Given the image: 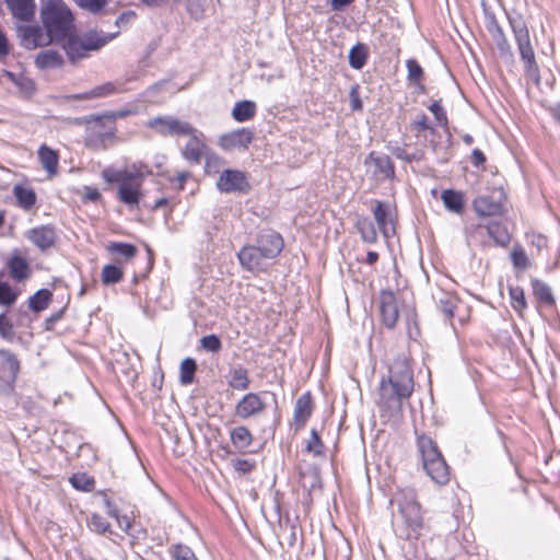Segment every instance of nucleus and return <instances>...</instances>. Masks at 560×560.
<instances>
[{"label":"nucleus","mask_w":560,"mask_h":560,"mask_svg":"<svg viewBox=\"0 0 560 560\" xmlns=\"http://www.w3.org/2000/svg\"><path fill=\"white\" fill-rule=\"evenodd\" d=\"M40 15L49 40L58 42L66 39L63 49L72 63L88 57L90 51L100 50L120 33L116 31L110 34H104L97 31H90L82 36L71 35L74 27V18L71 10L61 0L46 1L42 5Z\"/></svg>","instance_id":"1"},{"label":"nucleus","mask_w":560,"mask_h":560,"mask_svg":"<svg viewBox=\"0 0 560 560\" xmlns=\"http://www.w3.org/2000/svg\"><path fill=\"white\" fill-rule=\"evenodd\" d=\"M413 373L405 358H397L389 365L387 377L378 386L377 405L388 417H397L413 392Z\"/></svg>","instance_id":"2"},{"label":"nucleus","mask_w":560,"mask_h":560,"mask_svg":"<svg viewBox=\"0 0 560 560\" xmlns=\"http://www.w3.org/2000/svg\"><path fill=\"white\" fill-rule=\"evenodd\" d=\"M284 246L280 233L265 229L258 232L255 244L243 246L237 253L240 265L250 272H260L267 268V261L280 255Z\"/></svg>","instance_id":"3"},{"label":"nucleus","mask_w":560,"mask_h":560,"mask_svg":"<svg viewBox=\"0 0 560 560\" xmlns=\"http://www.w3.org/2000/svg\"><path fill=\"white\" fill-rule=\"evenodd\" d=\"M394 502L398 506V516L393 520L395 534L402 539H417L424 522L416 491L411 488L401 489L392 501Z\"/></svg>","instance_id":"4"},{"label":"nucleus","mask_w":560,"mask_h":560,"mask_svg":"<svg viewBox=\"0 0 560 560\" xmlns=\"http://www.w3.org/2000/svg\"><path fill=\"white\" fill-rule=\"evenodd\" d=\"M151 174L148 165L135 163L126 170L105 168L102 177L109 184L117 183L119 200L132 207L139 203L143 179Z\"/></svg>","instance_id":"5"},{"label":"nucleus","mask_w":560,"mask_h":560,"mask_svg":"<svg viewBox=\"0 0 560 560\" xmlns=\"http://www.w3.org/2000/svg\"><path fill=\"white\" fill-rule=\"evenodd\" d=\"M417 447L427 475L436 485H446L450 481V468L436 443L429 435L420 434L417 438Z\"/></svg>","instance_id":"6"},{"label":"nucleus","mask_w":560,"mask_h":560,"mask_svg":"<svg viewBox=\"0 0 560 560\" xmlns=\"http://www.w3.org/2000/svg\"><path fill=\"white\" fill-rule=\"evenodd\" d=\"M508 19L514 34V39L517 45L521 59L524 62L525 74L538 85L540 83L539 67L535 59V52L530 43L527 25L520 15H508Z\"/></svg>","instance_id":"7"},{"label":"nucleus","mask_w":560,"mask_h":560,"mask_svg":"<svg viewBox=\"0 0 560 560\" xmlns=\"http://www.w3.org/2000/svg\"><path fill=\"white\" fill-rule=\"evenodd\" d=\"M147 127L162 137H184L194 132V126L175 116H156L147 122Z\"/></svg>","instance_id":"8"},{"label":"nucleus","mask_w":560,"mask_h":560,"mask_svg":"<svg viewBox=\"0 0 560 560\" xmlns=\"http://www.w3.org/2000/svg\"><path fill=\"white\" fill-rule=\"evenodd\" d=\"M266 395L267 392L245 394L235 405L234 415L243 420L259 418L267 410Z\"/></svg>","instance_id":"9"},{"label":"nucleus","mask_w":560,"mask_h":560,"mask_svg":"<svg viewBox=\"0 0 560 560\" xmlns=\"http://www.w3.org/2000/svg\"><path fill=\"white\" fill-rule=\"evenodd\" d=\"M486 235L491 237L495 244L500 246H505L510 242V234L506 229L497 222H492L487 225H469L466 228L468 243L476 242L478 238H482Z\"/></svg>","instance_id":"10"},{"label":"nucleus","mask_w":560,"mask_h":560,"mask_svg":"<svg viewBox=\"0 0 560 560\" xmlns=\"http://www.w3.org/2000/svg\"><path fill=\"white\" fill-rule=\"evenodd\" d=\"M254 139L255 133L253 130L248 128H240L221 135L218 139V145L223 151L245 152Z\"/></svg>","instance_id":"11"},{"label":"nucleus","mask_w":560,"mask_h":560,"mask_svg":"<svg viewBox=\"0 0 560 560\" xmlns=\"http://www.w3.org/2000/svg\"><path fill=\"white\" fill-rule=\"evenodd\" d=\"M221 192H242L249 191L250 186L245 174L237 170H224L217 183Z\"/></svg>","instance_id":"12"},{"label":"nucleus","mask_w":560,"mask_h":560,"mask_svg":"<svg viewBox=\"0 0 560 560\" xmlns=\"http://www.w3.org/2000/svg\"><path fill=\"white\" fill-rule=\"evenodd\" d=\"M380 311L382 322L387 328H394L399 317L396 295L390 290H382L380 292Z\"/></svg>","instance_id":"13"},{"label":"nucleus","mask_w":560,"mask_h":560,"mask_svg":"<svg viewBox=\"0 0 560 560\" xmlns=\"http://www.w3.org/2000/svg\"><path fill=\"white\" fill-rule=\"evenodd\" d=\"M20 372V361L10 350H0V381L11 385Z\"/></svg>","instance_id":"14"},{"label":"nucleus","mask_w":560,"mask_h":560,"mask_svg":"<svg viewBox=\"0 0 560 560\" xmlns=\"http://www.w3.org/2000/svg\"><path fill=\"white\" fill-rule=\"evenodd\" d=\"M373 163L375 170L373 175L378 180L393 179L395 177V166L388 155H377L375 152H371L364 161V164Z\"/></svg>","instance_id":"15"},{"label":"nucleus","mask_w":560,"mask_h":560,"mask_svg":"<svg viewBox=\"0 0 560 560\" xmlns=\"http://www.w3.org/2000/svg\"><path fill=\"white\" fill-rule=\"evenodd\" d=\"M185 137H189V140L182 151L183 158L189 163L199 164L202 158V149L205 148L202 132L194 127V132L188 133Z\"/></svg>","instance_id":"16"},{"label":"nucleus","mask_w":560,"mask_h":560,"mask_svg":"<svg viewBox=\"0 0 560 560\" xmlns=\"http://www.w3.org/2000/svg\"><path fill=\"white\" fill-rule=\"evenodd\" d=\"M27 237L40 250H46L54 246L56 242V232L50 225H40L30 230Z\"/></svg>","instance_id":"17"},{"label":"nucleus","mask_w":560,"mask_h":560,"mask_svg":"<svg viewBox=\"0 0 560 560\" xmlns=\"http://www.w3.org/2000/svg\"><path fill=\"white\" fill-rule=\"evenodd\" d=\"M21 45L26 49H35L50 43L48 35L37 26H26L21 31Z\"/></svg>","instance_id":"18"},{"label":"nucleus","mask_w":560,"mask_h":560,"mask_svg":"<svg viewBox=\"0 0 560 560\" xmlns=\"http://www.w3.org/2000/svg\"><path fill=\"white\" fill-rule=\"evenodd\" d=\"M373 215L376 221L378 230L385 237H389V225H393L390 205L387 202L376 200L375 207L373 208Z\"/></svg>","instance_id":"19"},{"label":"nucleus","mask_w":560,"mask_h":560,"mask_svg":"<svg viewBox=\"0 0 560 560\" xmlns=\"http://www.w3.org/2000/svg\"><path fill=\"white\" fill-rule=\"evenodd\" d=\"M314 409L313 398L310 392L302 394L294 406V420L299 428H303L312 416Z\"/></svg>","instance_id":"20"},{"label":"nucleus","mask_w":560,"mask_h":560,"mask_svg":"<svg viewBox=\"0 0 560 560\" xmlns=\"http://www.w3.org/2000/svg\"><path fill=\"white\" fill-rule=\"evenodd\" d=\"M11 278L16 282H23L31 275L30 264L20 254H13L7 261Z\"/></svg>","instance_id":"21"},{"label":"nucleus","mask_w":560,"mask_h":560,"mask_svg":"<svg viewBox=\"0 0 560 560\" xmlns=\"http://www.w3.org/2000/svg\"><path fill=\"white\" fill-rule=\"evenodd\" d=\"M5 3L18 20L28 22L34 18V0H5Z\"/></svg>","instance_id":"22"},{"label":"nucleus","mask_w":560,"mask_h":560,"mask_svg":"<svg viewBox=\"0 0 560 560\" xmlns=\"http://www.w3.org/2000/svg\"><path fill=\"white\" fill-rule=\"evenodd\" d=\"M474 210L482 217L498 215L502 212V205L489 196H479L472 202Z\"/></svg>","instance_id":"23"},{"label":"nucleus","mask_w":560,"mask_h":560,"mask_svg":"<svg viewBox=\"0 0 560 560\" xmlns=\"http://www.w3.org/2000/svg\"><path fill=\"white\" fill-rule=\"evenodd\" d=\"M435 302L438 310L444 315V318L451 322L454 316V310L459 303L458 298L450 292L441 291L435 296Z\"/></svg>","instance_id":"24"},{"label":"nucleus","mask_w":560,"mask_h":560,"mask_svg":"<svg viewBox=\"0 0 560 560\" xmlns=\"http://www.w3.org/2000/svg\"><path fill=\"white\" fill-rule=\"evenodd\" d=\"M226 380L229 387L235 390H246L250 385L248 371L242 365L230 369Z\"/></svg>","instance_id":"25"},{"label":"nucleus","mask_w":560,"mask_h":560,"mask_svg":"<svg viewBox=\"0 0 560 560\" xmlns=\"http://www.w3.org/2000/svg\"><path fill=\"white\" fill-rule=\"evenodd\" d=\"M230 439L232 445L242 454H245L248 446L253 443V435L244 425L233 428L230 431Z\"/></svg>","instance_id":"26"},{"label":"nucleus","mask_w":560,"mask_h":560,"mask_svg":"<svg viewBox=\"0 0 560 560\" xmlns=\"http://www.w3.org/2000/svg\"><path fill=\"white\" fill-rule=\"evenodd\" d=\"M35 65L39 69L60 68L63 65V58L58 51L47 49L36 56Z\"/></svg>","instance_id":"27"},{"label":"nucleus","mask_w":560,"mask_h":560,"mask_svg":"<svg viewBox=\"0 0 560 560\" xmlns=\"http://www.w3.org/2000/svg\"><path fill=\"white\" fill-rule=\"evenodd\" d=\"M533 294L541 304L546 306H555L556 299L551 288L540 279L532 280Z\"/></svg>","instance_id":"28"},{"label":"nucleus","mask_w":560,"mask_h":560,"mask_svg":"<svg viewBox=\"0 0 560 560\" xmlns=\"http://www.w3.org/2000/svg\"><path fill=\"white\" fill-rule=\"evenodd\" d=\"M257 106L253 101L236 102L232 109V117L237 122L248 121L256 115Z\"/></svg>","instance_id":"29"},{"label":"nucleus","mask_w":560,"mask_h":560,"mask_svg":"<svg viewBox=\"0 0 560 560\" xmlns=\"http://www.w3.org/2000/svg\"><path fill=\"white\" fill-rule=\"evenodd\" d=\"M38 159L43 168L50 175H55L57 173L59 156L58 153L43 144L38 149Z\"/></svg>","instance_id":"30"},{"label":"nucleus","mask_w":560,"mask_h":560,"mask_svg":"<svg viewBox=\"0 0 560 560\" xmlns=\"http://www.w3.org/2000/svg\"><path fill=\"white\" fill-rule=\"evenodd\" d=\"M13 194L16 198L18 206L25 211L31 210L36 203V194L32 188H27L22 185H15L13 188Z\"/></svg>","instance_id":"31"},{"label":"nucleus","mask_w":560,"mask_h":560,"mask_svg":"<svg viewBox=\"0 0 560 560\" xmlns=\"http://www.w3.org/2000/svg\"><path fill=\"white\" fill-rule=\"evenodd\" d=\"M441 199L447 210L458 214L463 212L464 196L462 192L446 189L442 192Z\"/></svg>","instance_id":"32"},{"label":"nucleus","mask_w":560,"mask_h":560,"mask_svg":"<svg viewBox=\"0 0 560 560\" xmlns=\"http://www.w3.org/2000/svg\"><path fill=\"white\" fill-rule=\"evenodd\" d=\"M349 65L355 70H361L369 58V49L365 44L358 43L349 51Z\"/></svg>","instance_id":"33"},{"label":"nucleus","mask_w":560,"mask_h":560,"mask_svg":"<svg viewBox=\"0 0 560 560\" xmlns=\"http://www.w3.org/2000/svg\"><path fill=\"white\" fill-rule=\"evenodd\" d=\"M52 300V293L48 289H40L36 291L28 299V307L34 313H39L46 310Z\"/></svg>","instance_id":"34"},{"label":"nucleus","mask_w":560,"mask_h":560,"mask_svg":"<svg viewBox=\"0 0 560 560\" xmlns=\"http://www.w3.org/2000/svg\"><path fill=\"white\" fill-rule=\"evenodd\" d=\"M355 228L361 235L363 242L374 244L377 242V231L374 223L369 218H360L355 223Z\"/></svg>","instance_id":"35"},{"label":"nucleus","mask_w":560,"mask_h":560,"mask_svg":"<svg viewBox=\"0 0 560 560\" xmlns=\"http://www.w3.org/2000/svg\"><path fill=\"white\" fill-rule=\"evenodd\" d=\"M197 371V363L192 358H186L182 361L179 366V382L182 385H189L195 380Z\"/></svg>","instance_id":"36"},{"label":"nucleus","mask_w":560,"mask_h":560,"mask_svg":"<svg viewBox=\"0 0 560 560\" xmlns=\"http://www.w3.org/2000/svg\"><path fill=\"white\" fill-rule=\"evenodd\" d=\"M107 250L130 260L136 257L138 249L135 245L122 242H110L107 245Z\"/></svg>","instance_id":"37"},{"label":"nucleus","mask_w":560,"mask_h":560,"mask_svg":"<svg viewBox=\"0 0 560 560\" xmlns=\"http://www.w3.org/2000/svg\"><path fill=\"white\" fill-rule=\"evenodd\" d=\"M101 278L105 285L116 284L122 280L124 271L116 265H106L102 269Z\"/></svg>","instance_id":"38"},{"label":"nucleus","mask_w":560,"mask_h":560,"mask_svg":"<svg viewBox=\"0 0 560 560\" xmlns=\"http://www.w3.org/2000/svg\"><path fill=\"white\" fill-rule=\"evenodd\" d=\"M69 480L74 489L85 492L92 491L95 486V480L84 472L73 474Z\"/></svg>","instance_id":"39"},{"label":"nucleus","mask_w":560,"mask_h":560,"mask_svg":"<svg viewBox=\"0 0 560 560\" xmlns=\"http://www.w3.org/2000/svg\"><path fill=\"white\" fill-rule=\"evenodd\" d=\"M491 38L495 43V46L502 57L512 58L513 52L511 45L503 32V28L497 30L494 33L490 34Z\"/></svg>","instance_id":"40"},{"label":"nucleus","mask_w":560,"mask_h":560,"mask_svg":"<svg viewBox=\"0 0 560 560\" xmlns=\"http://www.w3.org/2000/svg\"><path fill=\"white\" fill-rule=\"evenodd\" d=\"M509 294L511 299V305L517 313L521 314L524 310H526L527 302L523 288L510 287Z\"/></svg>","instance_id":"41"},{"label":"nucleus","mask_w":560,"mask_h":560,"mask_svg":"<svg viewBox=\"0 0 560 560\" xmlns=\"http://www.w3.org/2000/svg\"><path fill=\"white\" fill-rule=\"evenodd\" d=\"M116 92H118V90L115 86V84L112 82H107L103 85L94 88L89 93L75 95L74 98L83 100V98L103 97V96L114 94Z\"/></svg>","instance_id":"42"},{"label":"nucleus","mask_w":560,"mask_h":560,"mask_svg":"<svg viewBox=\"0 0 560 560\" xmlns=\"http://www.w3.org/2000/svg\"><path fill=\"white\" fill-rule=\"evenodd\" d=\"M511 260L513 267L520 271H525L530 266L529 259L521 246L514 247L511 253Z\"/></svg>","instance_id":"43"},{"label":"nucleus","mask_w":560,"mask_h":560,"mask_svg":"<svg viewBox=\"0 0 560 560\" xmlns=\"http://www.w3.org/2000/svg\"><path fill=\"white\" fill-rule=\"evenodd\" d=\"M18 292H15L8 282L0 281V305L10 307L16 302Z\"/></svg>","instance_id":"44"},{"label":"nucleus","mask_w":560,"mask_h":560,"mask_svg":"<svg viewBox=\"0 0 560 560\" xmlns=\"http://www.w3.org/2000/svg\"><path fill=\"white\" fill-rule=\"evenodd\" d=\"M305 450L315 456L324 455L325 446L316 429L311 430V436L307 440Z\"/></svg>","instance_id":"45"},{"label":"nucleus","mask_w":560,"mask_h":560,"mask_svg":"<svg viewBox=\"0 0 560 560\" xmlns=\"http://www.w3.org/2000/svg\"><path fill=\"white\" fill-rule=\"evenodd\" d=\"M406 67L408 70V81L412 84H419L422 81L424 74L422 67L415 59H408Z\"/></svg>","instance_id":"46"},{"label":"nucleus","mask_w":560,"mask_h":560,"mask_svg":"<svg viewBox=\"0 0 560 560\" xmlns=\"http://www.w3.org/2000/svg\"><path fill=\"white\" fill-rule=\"evenodd\" d=\"M88 524L90 528L97 534L112 533L109 522H107L103 516H101L97 513H93L90 516Z\"/></svg>","instance_id":"47"},{"label":"nucleus","mask_w":560,"mask_h":560,"mask_svg":"<svg viewBox=\"0 0 560 560\" xmlns=\"http://www.w3.org/2000/svg\"><path fill=\"white\" fill-rule=\"evenodd\" d=\"M200 346L203 350L218 353L222 349V342L219 336L211 334L200 339Z\"/></svg>","instance_id":"48"},{"label":"nucleus","mask_w":560,"mask_h":560,"mask_svg":"<svg viewBox=\"0 0 560 560\" xmlns=\"http://www.w3.org/2000/svg\"><path fill=\"white\" fill-rule=\"evenodd\" d=\"M15 336L12 322L8 318L7 313L0 314V337L4 340L11 341Z\"/></svg>","instance_id":"49"},{"label":"nucleus","mask_w":560,"mask_h":560,"mask_svg":"<svg viewBox=\"0 0 560 560\" xmlns=\"http://www.w3.org/2000/svg\"><path fill=\"white\" fill-rule=\"evenodd\" d=\"M80 8L92 14L100 13L107 4L108 0H73Z\"/></svg>","instance_id":"50"},{"label":"nucleus","mask_w":560,"mask_h":560,"mask_svg":"<svg viewBox=\"0 0 560 560\" xmlns=\"http://www.w3.org/2000/svg\"><path fill=\"white\" fill-rule=\"evenodd\" d=\"M429 110L434 115L436 121L440 126L446 127L447 126V116L443 107L441 106V101H434L430 106Z\"/></svg>","instance_id":"51"},{"label":"nucleus","mask_w":560,"mask_h":560,"mask_svg":"<svg viewBox=\"0 0 560 560\" xmlns=\"http://www.w3.org/2000/svg\"><path fill=\"white\" fill-rule=\"evenodd\" d=\"M174 560H198L194 551L184 545H177L173 552Z\"/></svg>","instance_id":"52"},{"label":"nucleus","mask_w":560,"mask_h":560,"mask_svg":"<svg viewBox=\"0 0 560 560\" xmlns=\"http://www.w3.org/2000/svg\"><path fill=\"white\" fill-rule=\"evenodd\" d=\"M232 464H233V467L235 470L243 472V474L250 472L253 470V468L255 467L254 462H250L248 459H242V458L233 459Z\"/></svg>","instance_id":"53"},{"label":"nucleus","mask_w":560,"mask_h":560,"mask_svg":"<svg viewBox=\"0 0 560 560\" xmlns=\"http://www.w3.org/2000/svg\"><path fill=\"white\" fill-rule=\"evenodd\" d=\"M350 107L352 110H362L363 104L359 94V86L354 85L351 88L350 93Z\"/></svg>","instance_id":"54"},{"label":"nucleus","mask_w":560,"mask_h":560,"mask_svg":"<svg viewBox=\"0 0 560 560\" xmlns=\"http://www.w3.org/2000/svg\"><path fill=\"white\" fill-rule=\"evenodd\" d=\"M89 124V129L95 131L101 138H104L105 136H113L114 133L113 128H110L108 131L104 133L101 131V128L103 127V121L101 117L93 118V120H90Z\"/></svg>","instance_id":"55"},{"label":"nucleus","mask_w":560,"mask_h":560,"mask_svg":"<svg viewBox=\"0 0 560 560\" xmlns=\"http://www.w3.org/2000/svg\"><path fill=\"white\" fill-rule=\"evenodd\" d=\"M411 126L418 130V132H421L423 130H430L431 133H434V128L431 127L428 122V117L425 114H421L419 119L415 120Z\"/></svg>","instance_id":"56"},{"label":"nucleus","mask_w":560,"mask_h":560,"mask_svg":"<svg viewBox=\"0 0 560 560\" xmlns=\"http://www.w3.org/2000/svg\"><path fill=\"white\" fill-rule=\"evenodd\" d=\"M136 13L133 11L122 12L115 21V25L120 28L127 25L130 21L135 20Z\"/></svg>","instance_id":"57"},{"label":"nucleus","mask_w":560,"mask_h":560,"mask_svg":"<svg viewBox=\"0 0 560 560\" xmlns=\"http://www.w3.org/2000/svg\"><path fill=\"white\" fill-rule=\"evenodd\" d=\"M387 149L395 158L408 163V152L406 151L405 148L398 145H387Z\"/></svg>","instance_id":"58"},{"label":"nucleus","mask_w":560,"mask_h":560,"mask_svg":"<svg viewBox=\"0 0 560 560\" xmlns=\"http://www.w3.org/2000/svg\"><path fill=\"white\" fill-rule=\"evenodd\" d=\"M485 162H486V156H485L483 152L479 149H474L471 152V163L476 167H479V166L483 165Z\"/></svg>","instance_id":"59"},{"label":"nucleus","mask_w":560,"mask_h":560,"mask_svg":"<svg viewBox=\"0 0 560 560\" xmlns=\"http://www.w3.org/2000/svg\"><path fill=\"white\" fill-rule=\"evenodd\" d=\"M63 315V310H60L54 314H51L49 317L46 318V329L50 330L54 328L55 324L61 319Z\"/></svg>","instance_id":"60"},{"label":"nucleus","mask_w":560,"mask_h":560,"mask_svg":"<svg viewBox=\"0 0 560 560\" xmlns=\"http://www.w3.org/2000/svg\"><path fill=\"white\" fill-rule=\"evenodd\" d=\"M355 0H330V7L335 11H340L350 5Z\"/></svg>","instance_id":"61"},{"label":"nucleus","mask_w":560,"mask_h":560,"mask_svg":"<svg viewBox=\"0 0 560 560\" xmlns=\"http://www.w3.org/2000/svg\"><path fill=\"white\" fill-rule=\"evenodd\" d=\"M500 28L502 27L499 25L494 15H490L487 18V30L490 34L494 33L497 30Z\"/></svg>","instance_id":"62"},{"label":"nucleus","mask_w":560,"mask_h":560,"mask_svg":"<svg viewBox=\"0 0 560 560\" xmlns=\"http://www.w3.org/2000/svg\"><path fill=\"white\" fill-rule=\"evenodd\" d=\"M20 88L22 91H24L26 94H31L34 92L35 88H34V83L32 80L30 79H23L20 83H19Z\"/></svg>","instance_id":"63"},{"label":"nucleus","mask_w":560,"mask_h":560,"mask_svg":"<svg viewBox=\"0 0 560 560\" xmlns=\"http://www.w3.org/2000/svg\"><path fill=\"white\" fill-rule=\"evenodd\" d=\"M9 54V45L5 35L0 31V56Z\"/></svg>","instance_id":"64"}]
</instances>
